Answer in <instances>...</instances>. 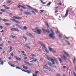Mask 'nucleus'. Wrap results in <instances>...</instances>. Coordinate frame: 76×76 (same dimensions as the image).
I'll list each match as a JSON object with an SVG mask.
<instances>
[{"mask_svg": "<svg viewBox=\"0 0 76 76\" xmlns=\"http://www.w3.org/2000/svg\"><path fill=\"white\" fill-rule=\"evenodd\" d=\"M39 43L40 44V45L44 47L45 51H46V53H49V51L48 50H47V48L46 47H45V45H44L42 43V42H39Z\"/></svg>", "mask_w": 76, "mask_h": 76, "instance_id": "nucleus-1", "label": "nucleus"}, {"mask_svg": "<svg viewBox=\"0 0 76 76\" xmlns=\"http://www.w3.org/2000/svg\"><path fill=\"white\" fill-rule=\"evenodd\" d=\"M36 33H37L38 34H41V31L40 29L38 28L37 27L36 28Z\"/></svg>", "mask_w": 76, "mask_h": 76, "instance_id": "nucleus-2", "label": "nucleus"}, {"mask_svg": "<svg viewBox=\"0 0 76 76\" xmlns=\"http://www.w3.org/2000/svg\"><path fill=\"white\" fill-rule=\"evenodd\" d=\"M51 31L52 32V34H50L49 35V36L50 37H53V36L54 35V32H53V30L52 29H51Z\"/></svg>", "mask_w": 76, "mask_h": 76, "instance_id": "nucleus-3", "label": "nucleus"}, {"mask_svg": "<svg viewBox=\"0 0 76 76\" xmlns=\"http://www.w3.org/2000/svg\"><path fill=\"white\" fill-rule=\"evenodd\" d=\"M11 31H17V32H19V30L16 28H12L10 29Z\"/></svg>", "mask_w": 76, "mask_h": 76, "instance_id": "nucleus-4", "label": "nucleus"}, {"mask_svg": "<svg viewBox=\"0 0 76 76\" xmlns=\"http://www.w3.org/2000/svg\"><path fill=\"white\" fill-rule=\"evenodd\" d=\"M42 30L44 32H48V33H49L50 32V31L47 30V29H44V28H42Z\"/></svg>", "mask_w": 76, "mask_h": 76, "instance_id": "nucleus-5", "label": "nucleus"}, {"mask_svg": "<svg viewBox=\"0 0 76 76\" xmlns=\"http://www.w3.org/2000/svg\"><path fill=\"white\" fill-rule=\"evenodd\" d=\"M13 19H21V18L19 17L14 16L12 17Z\"/></svg>", "mask_w": 76, "mask_h": 76, "instance_id": "nucleus-6", "label": "nucleus"}, {"mask_svg": "<svg viewBox=\"0 0 76 76\" xmlns=\"http://www.w3.org/2000/svg\"><path fill=\"white\" fill-rule=\"evenodd\" d=\"M48 64H49V65L51 67H52L54 68V66H53V65L52 64H51L50 62H48Z\"/></svg>", "mask_w": 76, "mask_h": 76, "instance_id": "nucleus-7", "label": "nucleus"}, {"mask_svg": "<svg viewBox=\"0 0 76 76\" xmlns=\"http://www.w3.org/2000/svg\"><path fill=\"white\" fill-rule=\"evenodd\" d=\"M62 59H63L64 58V60H67V57L64 55H63V57H62Z\"/></svg>", "mask_w": 76, "mask_h": 76, "instance_id": "nucleus-8", "label": "nucleus"}, {"mask_svg": "<svg viewBox=\"0 0 76 76\" xmlns=\"http://www.w3.org/2000/svg\"><path fill=\"white\" fill-rule=\"evenodd\" d=\"M24 63H25V64H28V65H29V66H32V64H30L29 63L26 62V61H24Z\"/></svg>", "mask_w": 76, "mask_h": 76, "instance_id": "nucleus-9", "label": "nucleus"}, {"mask_svg": "<svg viewBox=\"0 0 76 76\" xmlns=\"http://www.w3.org/2000/svg\"><path fill=\"white\" fill-rule=\"evenodd\" d=\"M15 58H16V59H17V60H19V61H21V59L19 58H18L16 56H15Z\"/></svg>", "mask_w": 76, "mask_h": 76, "instance_id": "nucleus-10", "label": "nucleus"}, {"mask_svg": "<svg viewBox=\"0 0 76 76\" xmlns=\"http://www.w3.org/2000/svg\"><path fill=\"white\" fill-rule=\"evenodd\" d=\"M64 53L65 55H66V56H68V57H70V56H69V54H68L65 51H64Z\"/></svg>", "mask_w": 76, "mask_h": 76, "instance_id": "nucleus-11", "label": "nucleus"}, {"mask_svg": "<svg viewBox=\"0 0 76 76\" xmlns=\"http://www.w3.org/2000/svg\"><path fill=\"white\" fill-rule=\"evenodd\" d=\"M24 14H26V15H30L31 14V13L29 12H24Z\"/></svg>", "mask_w": 76, "mask_h": 76, "instance_id": "nucleus-12", "label": "nucleus"}, {"mask_svg": "<svg viewBox=\"0 0 76 76\" xmlns=\"http://www.w3.org/2000/svg\"><path fill=\"white\" fill-rule=\"evenodd\" d=\"M22 66L23 67V69H26V70H28V67L26 66H25L24 65H23Z\"/></svg>", "mask_w": 76, "mask_h": 76, "instance_id": "nucleus-13", "label": "nucleus"}, {"mask_svg": "<svg viewBox=\"0 0 76 76\" xmlns=\"http://www.w3.org/2000/svg\"><path fill=\"white\" fill-rule=\"evenodd\" d=\"M26 34L27 35H28L29 37H31V36H32V34H30L29 33H26Z\"/></svg>", "mask_w": 76, "mask_h": 76, "instance_id": "nucleus-14", "label": "nucleus"}, {"mask_svg": "<svg viewBox=\"0 0 76 76\" xmlns=\"http://www.w3.org/2000/svg\"><path fill=\"white\" fill-rule=\"evenodd\" d=\"M0 11L1 12H4V13H7L6 11L4 9H1L0 10Z\"/></svg>", "mask_w": 76, "mask_h": 76, "instance_id": "nucleus-15", "label": "nucleus"}, {"mask_svg": "<svg viewBox=\"0 0 76 76\" xmlns=\"http://www.w3.org/2000/svg\"><path fill=\"white\" fill-rule=\"evenodd\" d=\"M48 49L50 51H52V48H51L50 46L48 47Z\"/></svg>", "mask_w": 76, "mask_h": 76, "instance_id": "nucleus-16", "label": "nucleus"}, {"mask_svg": "<svg viewBox=\"0 0 76 76\" xmlns=\"http://www.w3.org/2000/svg\"><path fill=\"white\" fill-rule=\"evenodd\" d=\"M43 67L44 68H45V69H47V67H48V66H47V65H45L43 66Z\"/></svg>", "mask_w": 76, "mask_h": 76, "instance_id": "nucleus-17", "label": "nucleus"}, {"mask_svg": "<svg viewBox=\"0 0 76 76\" xmlns=\"http://www.w3.org/2000/svg\"><path fill=\"white\" fill-rule=\"evenodd\" d=\"M2 20L3 21H4L5 22H7V21H9V20L6 19H2Z\"/></svg>", "mask_w": 76, "mask_h": 76, "instance_id": "nucleus-18", "label": "nucleus"}, {"mask_svg": "<svg viewBox=\"0 0 76 76\" xmlns=\"http://www.w3.org/2000/svg\"><path fill=\"white\" fill-rule=\"evenodd\" d=\"M51 3V2H49L47 4V6H48V7H49V6L50 5V4Z\"/></svg>", "mask_w": 76, "mask_h": 76, "instance_id": "nucleus-19", "label": "nucleus"}, {"mask_svg": "<svg viewBox=\"0 0 76 76\" xmlns=\"http://www.w3.org/2000/svg\"><path fill=\"white\" fill-rule=\"evenodd\" d=\"M16 25L17 26H18V27H19V28H22V27H21V26H19V25L16 24Z\"/></svg>", "mask_w": 76, "mask_h": 76, "instance_id": "nucleus-20", "label": "nucleus"}, {"mask_svg": "<svg viewBox=\"0 0 76 76\" xmlns=\"http://www.w3.org/2000/svg\"><path fill=\"white\" fill-rule=\"evenodd\" d=\"M11 38H16V37H15L16 36H14L13 35H11Z\"/></svg>", "mask_w": 76, "mask_h": 76, "instance_id": "nucleus-21", "label": "nucleus"}, {"mask_svg": "<svg viewBox=\"0 0 76 76\" xmlns=\"http://www.w3.org/2000/svg\"><path fill=\"white\" fill-rule=\"evenodd\" d=\"M68 12H69V10H67L66 11V12L65 14V16H67V15H68Z\"/></svg>", "mask_w": 76, "mask_h": 76, "instance_id": "nucleus-22", "label": "nucleus"}, {"mask_svg": "<svg viewBox=\"0 0 76 76\" xmlns=\"http://www.w3.org/2000/svg\"><path fill=\"white\" fill-rule=\"evenodd\" d=\"M10 51L9 52V53H10V52H11L12 51V48L11 46L10 47Z\"/></svg>", "mask_w": 76, "mask_h": 76, "instance_id": "nucleus-23", "label": "nucleus"}, {"mask_svg": "<svg viewBox=\"0 0 76 76\" xmlns=\"http://www.w3.org/2000/svg\"><path fill=\"white\" fill-rule=\"evenodd\" d=\"M0 62H1V64H2V65H3V64H4V62H3V61H0Z\"/></svg>", "mask_w": 76, "mask_h": 76, "instance_id": "nucleus-24", "label": "nucleus"}, {"mask_svg": "<svg viewBox=\"0 0 76 76\" xmlns=\"http://www.w3.org/2000/svg\"><path fill=\"white\" fill-rule=\"evenodd\" d=\"M23 29H24V30H27V27H26V26H25L23 27Z\"/></svg>", "mask_w": 76, "mask_h": 76, "instance_id": "nucleus-25", "label": "nucleus"}, {"mask_svg": "<svg viewBox=\"0 0 76 76\" xmlns=\"http://www.w3.org/2000/svg\"><path fill=\"white\" fill-rule=\"evenodd\" d=\"M51 58H50L48 57H47V59H48V60H51Z\"/></svg>", "mask_w": 76, "mask_h": 76, "instance_id": "nucleus-26", "label": "nucleus"}, {"mask_svg": "<svg viewBox=\"0 0 76 76\" xmlns=\"http://www.w3.org/2000/svg\"><path fill=\"white\" fill-rule=\"evenodd\" d=\"M37 61V58H35L33 60V61L34 62H36V61Z\"/></svg>", "mask_w": 76, "mask_h": 76, "instance_id": "nucleus-27", "label": "nucleus"}, {"mask_svg": "<svg viewBox=\"0 0 76 76\" xmlns=\"http://www.w3.org/2000/svg\"><path fill=\"white\" fill-rule=\"evenodd\" d=\"M5 25H6V26H9L10 25L9 23H6Z\"/></svg>", "mask_w": 76, "mask_h": 76, "instance_id": "nucleus-28", "label": "nucleus"}, {"mask_svg": "<svg viewBox=\"0 0 76 76\" xmlns=\"http://www.w3.org/2000/svg\"><path fill=\"white\" fill-rule=\"evenodd\" d=\"M47 69H48L49 71H51V69L48 67H47Z\"/></svg>", "mask_w": 76, "mask_h": 76, "instance_id": "nucleus-29", "label": "nucleus"}, {"mask_svg": "<svg viewBox=\"0 0 76 76\" xmlns=\"http://www.w3.org/2000/svg\"><path fill=\"white\" fill-rule=\"evenodd\" d=\"M39 72L37 71H35V73L36 74V75H37V73H38Z\"/></svg>", "mask_w": 76, "mask_h": 76, "instance_id": "nucleus-30", "label": "nucleus"}, {"mask_svg": "<svg viewBox=\"0 0 76 76\" xmlns=\"http://www.w3.org/2000/svg\"><path fill=\"white\" fill-rule=\"evenodd\" d=\"M5 9H10V7L6 6L5 7Z\"/></svg>", "mask_w": 76, "mask_h": 76, "instance_id": "nucleus-31", "label": "nucleus"}, {"mask_svg": "<svg viewBox=\"0 0 76 76\" xmlns=\"http://www.w3.org/2000/svg\"><path fill=\"white\" fill-rule=\"evenodd\" d=\"M26 47L29 48V49H30L31 48V47L29 46H27L26 45Z\"/></svg>", "mask_w": 76, "mask_h": 76, "instance_id": "nucleus-32", "label": "nucleus"}, {"mask_svg": "<svg viewBox=\"0 0 76 76\" xmlns=\"http://www.w3.org/2000/svg\"><path fill=\"white\" fill-rule=\"evenodd\" d=\"M12 2V1L10 0H8L7 1V3L8 4L9 3H11Z\"/></svg>", "mask_w": 76, "mask_h": 76, "instance_id": "nucleus-33", "label": "nucleus"}, {"mask_svg": "<svg viewBox=\"0 0 76 76\" xmlns=\"http://www.w3.org/2000/svg\"><path fill=\"white\" fill-rule=\"evenodd\" d=\"M58 59L60 61V63H61V58H58Z\"/></svg>", "mask_w": 76, "mask_h": 76, "instance_id": "nucleus-34", "label": "nucleus"}, {"mask_svg": "<svg viewBox=\"0 0 76 76\" xmlns=\"http://www.w3.org/2000/svg\"><path fill=\"white\" fill-rule=\"evenodd\" d=\"M45 23L46 24V25H47V26H48V27H49V26H48V23H47V22H45Z\"/></svg>", "mask_w": 76, "mask_h": 76, "instance_id": "nucleus-35", "label": "nucleus"}, {"mask_svg": "<svg viewBox=\"0 0 76 76\" xmlns=\"http://www.w3.org/2000/svg\"><path fill=\"white\" fill-rule=\"evenodd\" d=\"M41 1L42 3L43 4H45V2L42 1Z\"/></svg>", "mask_w": 76, "mask_h": 76, "instance_id": "nucleus-36", "label": "nucleus"}, {"mask_svg": "<svg viewBox=\"0 0 76 76\" xmlns=\"http://www.w3.org/2000/svg\"><path fill=\"white\" fill-rule=\"evenodd\" d=\"M26 6H27V7H29V8H31V9H32V7L26 5Z\"/></svg>", "mask_w": 76, "mask_h": 76, "instance_id": "nucleus-37", "label": "nucleus"}, {"mask_svg": "<svg viewBox=\"0 0 76 76\" xmlns=\"http://www.w3.org/2000/svg\"><path fill=\"white\" fill-rule=\"evenodd\" d=\"M27 73H28V74H29V73H31V72H30V71L28 70H27Z\"/></svg>", "mask_w": 76, "mask_h": 76, "instance_id": "nucleus-38", "label": "nucleus"}, {"mask_svg": "<svg viewBox=\"0 0 76 76\" xmlns=\"http://www.w3.org/2000/svg\"><path fill=\"white\" fill-rule=\"evenodd\" d=\"M32 31H33V32H34L37 33L36 31H35V30L34 29H32Z\"/></svg>", "mask_w": 76, "mask_h": 76, "instance_id": "nucleus-39", "label": "nucleus"}, {"mask_svg": "<svg viewBox=\"0 0 76 76\" xmlns=\"http://www.w3.org/2000/svg\"><path fill=\"white\" fill-rule=\"evenodd\" d=\"M21 5H20V4H18V8H20V7H21Z\"/></svg>", "mask_w": 76, "mask_h": 76, "instance_id": "nucleus-40", "label": "nucleus"}, {"mask_svg": "<svg viewBox=\"0 0 76 76\" xmlns=\"http://www.w3.org/2000/svg\"><path fill=\"white\" fill-rule=\"evenodd\" d=\"M50 60L52 62H53V61H54V60H53V58H51Z\"/></svg>", "mask_w": 76, "mask_h": 76, "instance_id": "nucleus-41", "label": "nucleus"}, {"mask_svg": "<svg viewBox=\"0 0 76 76\" xmlns=\"http://www.w3.org/2000/svg\"><path fill=\"white\" fill-rule=\"evenodd\" d=\"M21 7H22L23 9H26V7H25L21 6Z\"/></svg>", "mask_w": 76, "mask_h": 76, "instance_id": "nucleus-42", "label": "nucleus"}, {"mask_svg": "<svg viewBox=\"0 0 76 76\" xmlns=\"http://www.w3.org/2000/svg\"><path fill=\"white\" fill-rule=\"evenodd\" d=\"M14 22H16V23H17V22H18V20L14 19Z\"/></svg>", "mask_w": 76, "mask_h": 76, "instance_id": "nucleus-43", "label": "nucleus"}, {"mask_svg": "<svg viewBox=\"0 0 76 76\" xmlns=\"http://www.w3.org/2000/svg\"><path fill=\"white\" fill-rule=\"evenodd\" d=\"M3 44H0V47H3Z\"/></svg>", "mask_w": 76, "mask_h": 76, "instance_id": "nucleus-44", "label": "nucleus"}, {"mask_svg": "<svg viewBox=\"0 0 76 76\" xmlns=\"http://www.w3.org/2000/svg\"><path fill=\"white\" fill-rule=\"evenodd\" d=\"M76 60V59H75V58H74V60H73V63H75V61Z\"/></svg>", "mask_w": 76, "mask_h": 76, "instance_id": "nucleus-45", "label": "nucleus"}, {"mask_svg": "<svg viewBox=\"0 0 76 76\" xmlns=\"http://www.w3.org/2000/svg\"><path fill=\"white\" fill-rule=\"evenodd\" d=\"M31 55L32 57H34L35 56L34 54H31Z\"/></svg>", "mask_w": 76, "mask_h": 76, "instance_id": "nucleus-46", "label": "nucleus"}, {"mask_svg": "<svg viewBox=\"0 0 76 76\" xmlns=\"http://www.w3.org/2000/svg\"><path fill=\"white\" fill-rule=\"evenodd\" d=\"M16 69H21L20 68H19V67H16Z\"/></svg>", "mask_w": 76, "mask_h": 76, "instance_id": "nucleus-47", "label": "nucleus"}, {"mask_svg": "<svg viewBox=\"0 0 76 76\" xmlns=\"http://www.w3.org/2000/svg\"><path fill=\"white\" fill-rule=\"evenodd\" d=\"M66 42H67V44H68L69 45H70V43H69V42H68V41H66Z\"/></svg>", "mask_w": 76, "mask_h": 76, "instance_id": "nucleus-48", "label": "nucleus"}, {"mask_svg": "<svg viewBox=\"0 0 76 76\" xmlns=\"http://www.w3.org/2000/svg\"><path fill=\"white\" fill-rule=\"evenodd\" d=\"M8 14H9L10 15H12V13H10L9 12V13H8Z\"/></svg>", "mask_w": 76, "mask_h": 76, "instance_id": "nucleus-49", "label": "nucleus"}, {"mask_svg": "<svg viewBox=\"0 0 76 76\" xmlns=\"http://www.w3.org/2000/svg\"><path fill=\"white\" fill-rule=\"evenodd\" d=\"M37 74L34 75V74H33V76H37Z\"/></svg>", "mask_w": 76, "mask_h": 76, "instance_id": "nucleus-50", "label": "nucleus"}, {"mask_svg": "<svg viewBox=\"0 0 76 76\" xmlns=\"http://www.w3.org/2000/svg\"><path fill=\"white\" fill-rule=\"evenodd\" d=\"M31 12L32 13H34V14H35V12L34 11H31Z\"/></svg>", "mask_w": 76, "mask_h": 76, "instance_id": "nucleus-51", "label": "nucleus"}, {"mask_svg": "<svg viewBox=\"0 0 76 76\" xmlns=\"http://www.w3.org/2000/svg\"><path fill=\"white\" fill-rule=\"evenodd\" d=\"M11 67H15V66H14L12 64L11 65Z\"/></svg>", "mask_w": 76, "mask_h": 76, "instance_id": "nucleus-52", "label": "nucleus"}, {"mask_svg": "<svg viewBox=\"0 0 76 76\" xmlns=\"http://www.w3.org/2000/svg\"><path fill=\"white\" fill-rule=\"evenodd\" d=\"M21 52L23 54L24 53H25V52H24V51H21Z\"/></svg>", "mask_w": 76, "mask_h": 76, "instance_id": "nucleus-53", "label": "nucleus"}, {"mask_svg": "<svg viewBox=\"0 0 76 76\" xmlns=\"http://www.w3.org/2000/svg\"><path fill=\"white\" fill-rule=\"evenodd\" d=\"M27 58H27V57H25L24 59V60H26L27 59Z\"/></svg>", "mask_w": 76, "mask_h": 76, "instance_id": "nucleus-54", "label": "nucleus"}, {"mask_svg": "<svg viewBox=\"0 0 76 76\" xmlns=\"http://www.w3.org/2000/svg\"><path fill=\"white\" fill-rule=\"evenodd\" d=\"M56 63L57 64H58V61H56Z\"/></svg>", "mask_w": 76, "mask_h": 76, "instance_id": "nucleus-55", "label": "nucleus"}, {"mask_svg": "<svg viewBox=\"0 0 76 76\" xmlns=\"http://www.w3.org/2000/svg\"><path fill=\"white\" fill-rule=\"evenodd\" d=\"M0 28H1V29H3V26H1L0 27Z\"/></svg>", "mask_w": 76, "mask_h": 76, "instance_id": "nucleus-56", "label": "nucleus"}, {"mask_svg": "<svg viewBox=\"0 0 76 76\" xmlns=\"http://www.w3.org/2000/svg\"><path fill=\"white\" fill-rule=\"evenodd\" d=\"M74 75L75 76H76V74L75 72H74Z\"/></svg>", "mask_w": 76, "mask_h": 76, "instance_id": "nucleus-57", "label": "nucleus"}, {"mask_svg": "<svg viewBox=\"0 0 76 76\" xmlns=\"http://www.w3.org/2000/svg\"><path fill=\"white\" fill-rule=\"evenodd\" d=\"M54 67V68H55L56 69H57V67H56V66H53Z\"/></svg>", "mask_w": 76, "mask_h": 76, "instance_id": "nucleus-58", "label": "nucleus"}, {"mask_svg": "<svg viewBox=\"0 0 76 76\" xmlns=\"http://www.w3.org/2000/svg\"><path fill=\"white\" fill-rule=\"evenodd\" d=\"M39 51H40V52H41V51H42V49H40L39 50Z\"/></svg>", "mask_w": 76, "mask_h": 76, "instance_id": "nucleus-59", "label": "nucleus"}, {"mask_svg": "<svg viewBox=\"0 0 76 76\" xmlns=\"http://www.w3.org/2000/svg\"><path fill=\"white\" fill-rule=\"evenodd\" d=\"M40 12H44V10H40Z\"/></svg>", "mask_w": 76, "mask_h": 76, "instance_id": "nucleus-60", "label": "nucleus"}, {"mask_svg": "<svg viewBox=\"0 0 76 76\" xmlns=\"http://www.w3.org/2000/svg\"><path fill=\"white\" fill-rule=\"evenodd\" d=\"M17 23H20L18 21H17Z\"/></svg>", "mask_w": 76, "mask_h": 76, "instance_id": "nucleus-61", "label": "nucleus"}, {"mask_svg": "<svg viewBox=\"0 0 76 76\" xmlns=\"http://www.w3.org/2000/svg\"><path fill=\"white\" fill-rule=\"evenodd\" d=\"M52 64H55V63H54V61L52 62Z\"/></svg>", "mask_w": 76, "mask_h": 76, "instance_id": "nucleus-62", "label": "nucleus"}, {"mask_svg": "<svg viewBox=\"0 0 76 76\" xmlns=\"http://www.w3.org/2000/svg\"><path fill=\"white\" fill-rule=\"evenodd\" d=\"M15 19H11V20H12V21H14V20Z\"/></svg>", "mask_w": 76, "mask_h": 76, "instance_id": "nucleus-63", "label": "nucleus"}, {"mask_svg": "<svg viewBox=\"0 0 76 76\" xmlns=\"http://www.w3.org/2000/svg\"><path fill=\"white\" fill-rule=\"evenodd\" d=\"M57 76H60V75L59 74H57Z\"/></svg>", "mask_w": 76, "mask_h": 76, "instance_id": "nucleus-64", "label": "nucleus"}]
</instances>
